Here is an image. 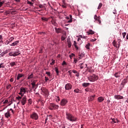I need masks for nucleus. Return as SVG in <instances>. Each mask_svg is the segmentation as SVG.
<instances>
[{
  "label": "nucleus",
  "instance_id": "f257e3e1",
  "mask_svg": "<svg viewBox=\"0 0 128 128\" xmlns=\"http://www.w3.org/2000/svg\"><path fill=\"white\" fill-rule=\"evenodd\" d=\"M66 118L68 121L71 122H75L77 120V118L76 116L68 112H66Z\"/></svg>",
  "mask_w": 128,
  "mask_h": 128
},
{
  "label": "nucleus",
  "instance_id": "f03ea898",
  "mask_svg": "<svg viewBox=\"0 0 128 128\" xmlns=\"http://www.w3.org/2000/svg\"><path fill=\"white\" fill-rule=\"evenodd\" d=\"M98 79V76L95 75V74H92V76H90L88 78V80L90 82H95Z\"/></svg>",
  "mask_w": 128,
  "mask_h": 128
},
{
  "label": "nucleus",
  "instance_id": "7ed1b4c3",
  "mask_svg": "<svg viewBox=\"0 0 128 128\" xmlns=\"http://www.w3.org/2000/svg\"><path fill=\"white\" fill-rule=\"evenodd\" d=\"M28 92V88H20V93H19V94H21V96H23V95L26 92Z\"/></svg>",
  "mask_w": 128,
  "mask_h": 128
},
{
  "label": "nucleus",
  "instance_id": "20e7f679",
  "mask_svg": "<svg viewBox=\"0 0 128 128\" xmlns=\"http://www.w3.org/2000/svg\"><path fill=\"white\" fill-rule=\"evenodd\" d=\"M58 106L54 104H51L48 108L50 110H56L58 109Z\"/></svg>",
  "mask_w": 128,
  "mask_h": 128
},
{
  "label": "nucleus",
  "instance_id": "39448f33",
  "mask_svg": "<svg viewBox=\"0 0 128 128\" xmlns=\"http://www.w3.org/2000/svg\"><path fill=\"white\" fill-rule=\"evenodd\" d=\"M30 118L32 119L37 120L38 118V116L36 112H32V114L30 115Z\"/></svg>",
  "mask_w": 128,
  "mask_h": 128
},
{
  "label": "nucleus",
  "instance_id": "423d86ee",
  "mask_svg": "<svg viewBox=\"0 0 128 128\" xmlns=\"http://www.w3.org/2000/svg\"><path fill=\"white\" fill-rule=\"evenodd\" d=\"M72 88V85L70 84H66L65 86V89L66 90H70Z\"/></svg>",
  "mask_w": 128,
  "mask_h": 128
},
{
  "label": "nucleus",
  "instance_id": "0eeeda50",
  "mask_svg": "<svg viewBox=\"0 0 128 128\" xmlns=\"http://www.w3.org/2000/svg\"><path fill=\"white\" fill-rule=\"evenodd\" d=\"M1 102H2L4 104H8V106H10L12 102L9 103L8 100L6 99L4 100L1 99Z\"/></svg>",
  "mask_w": 128,
  "mask_h": 128
},
{
  "label": "nucleus",
  "instance_id": "6e6552de",
  "mask_svg": "<svg viewBox=\"0 0 128 128\" xmlns=\"http://www.w3.org/2000/svg\"><path fill=\"white\" fill-rule=\"evenodd\" d=\"M68 103V100L66 99H62V101L60 102V105L62 106H64Z\"/></svg>",
  "mask_w": 128,
  "mask_h": 128
},
{
  "label": "nucleus",
  "instance_id": "1a4fd4ad",
  "mask_svg": "<svg viewBox=\"0 0 128 128\" xmlns=\"http://www.w3.org/2000/svg\"><path fill=\"white\" fill-rule=\"evenodd\" d=\"M42 94H44L45 96H48V92L46 89H44L42 90Z\"/></svg>",
  "mask_w": 128,
  "mask_h": 128
},
{
  "label": "nucleus",
  "instance_id": "9d476101",
  "mask_svg": "<svg viewBox=\"0 0 128 128\" xmlns=\"http://www.w3.org/2000/svg\"><path fill=\"white\" fill-rule=\"evenodd\" d=\"M127 82H128V79H124L122 80L121 84L122 88H123L124 87V86L126 84Z\"/></svg>",
  "mask_w": 128,
  "mask_h": 128
},
{
  "label": "nucleus",
  "instance_id": "9b49d317",
  "mask_svg": "<svg viewBox=\"0 0 128 128\" xmlns=\"http://www.w3.org/2000/svg\"><path fill=\"white\" fill-rule=\"evenodd\" d=\"M26 102V98L24 97L21 100V103L22 106H24Z\"/></svg>",
  "mask_w": 128,
  "mask_h": 128
},
{
  "label": "nucleus",
  "instance_id": "f8f14e48",
  "mask_svg": "<svg viewBox=\"0 0 128 128\" xmlns=\"http://www.w3.org/2000/svg\"><path fill=\"white\" fill-rule=\"evenodd\" d=\"M10 56H16V52L12 51L8 54Z\"/></svg>",
  "mask_w": 128,
  "mask_h": 128
},
{
  "label": "nucleus",
  "instance_id": "ddd939ff",
  "mask_svg": "<svg viewBox=\"0 0 128 128\" xmlns=\"http://www.w3.org/2000/svg\"><path fill=\"white\" fill-rule=\"evenodd\" d=\"M94 20H98V24H101V23H102V22H101V20H100V17H98L97 16H96V15H94Z\"/></svg>",
  "mask_w": 128,
  "mask_h": 128
},
{
  "label": "nucleus",
  "instance_id": "4468645a",
  "mask_svg": "<svg viewBox=\"0 0 128 128\" xmlns=\"http://www.w3.org/2000/svg\"><path fill=\"white\" fill-rule=\"evenodd\" d=\"M50 18H51L52 19V20H51V23L54 24V26H56V20L54 18V16H50Z\"/></svg>",
  "mask_w": 128,
  "mask_h": 128
},
{
  "label": "nucleus",
  "instance_id": "2eb2a0df",
  "mask_svg": "<svg viewBox=\"0 0 128 128\" xmlns=\"http://www.w3.org/2000/svg\"><path fill=\"white\" fill-rule=\"evenodd\" d=\"M4 116L5 118H10V111H8L6 113L4 114Z\"/></svg>",
  "mask_w": 128,
  "mask_h": 128
},
{
  "label": "nucleus",
  "instance_id": "dca6fc26",
  "mask_svg": "<svg viewBox=\"0 0 128 128\" xmlns=\"http://www.w3.org/2000/svg\"><path fill=\"white\" fill-rule=\"evenodd\" d=\"M114 98L117 100H120V99H124L123 96H121L120 95H116L114 96Z\"/></svg>",
  "mask_w": 128,
  "mask_h": 128
},
{
  "label": "nucleus",
  "instance_id": "f3484780",
  "mask_svg": "<svg viewBox=\"0 0 128 128\" xmlns=\"http://www.w3.org/2000/svg\"><path fill=\"white\" fill-rule=\"evenodd\" d=\"M96 95L90 96V98H88V100L89 102H92V101L94 100V98H96Z\"/></svg>",
  "mask_w": 128,
  "mask_h": 128
},
{
  "label": "nucleus",
  "instance_id": "a211bd4d",
  "mask_svg": "<svg viewBox=\"0 0 128 128\" xmlns=\"http://www.w3.org/2000/svg\"><path fill=\"white\" fill-rule=\"evenodd\" d=\"M56 30V32L57 34H60V32H62V29L60 28H54Z\"/></svg>",
  "mask_w": 128,
  "mask_h": 128
},
{
  "label": "nucleus",
  "instance_id": "6ab92c4d",
  "mask_svg": "<svg viewBox=\"0 0 128 128\" xmlns=\"http://www.w3.org/2000/svg\"><path fill=\"white\" fill-rule=\"evenodd\" d=\"M84 56V52H79V57L78 58L80 59H82L83 58V57Z\"/></svg>",
  "mask_w": 128,
  "mask_h": 128
},
{
  "label": "nucleus",
  "instance_id": "aec40b11",
  "mask_svg": "<svg viewBox=\"0 0 128 128\" xmlns=\"http://www.w3.org/2000/svg\"><path fill=\"white\" fill-rule=\"evenodd\" d=\"M98 102H102L104 100V98L103 97H99L98 98Z\"/></svg>",
  "mask_w": 128,
  "mask_h": 128
},
{
  "label": "nucleus",
  "instance_id": "412c9836",
  "mask_svg": "<svg viewBox=\"0 0 128 128\" xmlns=\"http://www.w3.org/2000/svg\"><path fill=\"white\" fill-rule=\"evenodd\" d=\"M87 34H95V32H94V31L90 29L89 31H88Z\"/></svg>",
  "mask_w": 128,
  "mask_h": 128
},
{
  "label": "nucleus",
  "instance_id": "4be33fe9",
  "mask_svg": "<svg viewBox=\"0 0 128 128\" xmlns=\"http://www.w3.org/2000/svg\"><path fill=\"white\" fill-rule=\"evenodd\" d=\"M72 72L76 74V76L77 77L80 76V74L76 70H72Z\"/></svg>",
  "mask_w": 128,
  "mask_h": 128
},
{
  "label": "nucleus",
  "instance_id": "5701e85b",
  "mask_svg": "<svg viewBox=\"0 0 128 128\" xmlns=\"http://www.w3.org/2000/svg\"><path fill=\"white\" fill-rule=\"evenodd\" d=\"M74 92L76 93V94H78V93H82V92L81 91V90L77 88V89L74 90Z\"/></svg>",
  "mask_w": 128,
  "mask_h": 128
},
{
  "label": "nucleus",
  "instance_id": "b1692460",
  "mask_svg": "<svg viewBox=\"0 0 128 128\" xmlns=\"http://www.w3.org/2000/svg\"><path fill=\"white\" fill-rule=\"evenodd\" d=\"M24 74H18L17 76V80H20V78L24 76Z\"/></svg>",
  "mask_w": 128,
  "mask_h": 128
},
{
  "label": "nucleus",
  "instance_id": "393cba45",
  "mask_svg": "<svg viewBox=\"0 0 128 128\" xmlns=\"http://www.w3.org/2000/svg\"><path fill=\"white\" fill-rule=\"evenodd\" d=\"M2 35H0V46H2Z\"/></svg>",
  "mask_w": 128,
  "mask_h": 128
},
{
  "label": "nucleus",
  "instance_id": "a878e982",
  "mask_svg": "<svg viewBox=\"0 0 128 128\" xmlns=\"http://www.w3.org/2000/svg\"><path fill=\"white\" fill-rule=\"evenodd\" d=\"M74 48H76V50H78V47L76 46V41H74Z\"/></svg>",
  "mask_w": 128,
  "mask_h": 128
},
{
  "label": "nucleus",
  "instance_id": "bb28decb",
  "mask_svg": "<svg viewBox=\"0 0 128 128\" xmlns=\"http://www.w3.org/2000/svg\"><path fill=\"white\" fill-rule=\"evenodd\" d=\"M82 86L88 87V86L89 85H90V83H83L82 84Z\"/></svg>",
  "mask_w": 128,
  "mask_h": 128
},
{
  "label": "nucleus",
  "instance_id": "cd10ccee",
  "mask_svg": "<svg viewBox=\"0 0 128 128\" xmlns=\"http://www.w3.org/2000/svg\"><path fill=\"white\" fill-rule=\"evenodd\" d=\"M34 78V74L31 73L30 75H28V79L30 80V78Z\"/></svg>",
  "mask_w": 128,
  "mask_h": 128
},
{
  "label": "nucleus",
  "instance_id": "c85d7f7f",
  "mask_svg": "<svg viewBox=\"0 0 128 128\" xmlns=\"http://www.w3.org/2000/svg\"><path fill=\"white\" fill-rule=\"evenodd\" d=\"M111 120H112V122H114V123H118V120H117V118H111Z\"/></svg>",
  "mask_w": 128,
  "mask_h": 128
},
{
  "label": "nucleus",
  "instance_id": "c756f323",
  "mask_svg": "<svg viewBox=\"0 0 128 128\" xmlns=\"http://www.w3.org/2000/svg\"><path fill=\"white\" fill-rule=\"evenodd\" d=\"M114 76L116 77V78H118L120 76V72H117L116 73L114 74Z\"/></svg>",
  "mask_w": 128,
  "mask_h": 128
},
{
  "label": "nucleus",
  "instance_id": "7c9ffc66",
  "mask_svg": "<svg viewBox=\"0 0 128 128\" xmlns=\"http://www.w3.org/2000/svg\"><path fill=\"white\" fill-rule=\"evenodd\" d=\"M72 15L71 14H70V20H68V22H72Z\"/></svg>",
  "mask_w": 128,
  "mask_h": 128
},
{
  "label": "nucleus",
  "instance_id": "2f4dec72",
  "mask_svg": "<svg viewBox=\"0 0 128 128\" xmlns=\"http://www.w3.org/2000/svg\"><path fill=\"white\" fill-rule=\"evenodd\" d=\"M36 80H34L32 82V83H31V84L32 85V86H36Z\"/></svg>",
  "mask_w": 128,
  "mask_h": 128
},
{
  "label": "nucleus",
  "instance_id": "473e14b6",
  "mask_svg": "<svg viewBox=\"0 0 128 128\" xmlns=\"http://www.w3.org/2000/svg\"><path fill=\"white\" fill-rule=\"evenodd\" d=\"M102 6H103L102 4V2H100V4H98V9L100 10Z\"/></svg>",
  "mask_w": 128,
  "mask_h": 128
},
{
  "label": "nucleus",
  "instance_id": "72a5a7b5",
  "mask_svg": "<svg viewBox=\"0 0 128 128\" xmlns=\"http://www.w3.org/2000/svg\"><path fill=\"white\" fill-rule=\"evenodd\" d=\"M90 43H88V44H86V48L87 50H90Z\"/></svg>",
  "mask_w": 128,
  "mask_h": 128
},
{
  "label": "nucleus",
  "instance_id": "f704fd0d",
  "mask_svg": "<svg viewBox=\"0 0 128 128\" xmlns=\"http://www.w3.org/2000/svg\"><path fill=\"white\" fill-rule=\"evenodd\" d=\"M68 48H71V43L70 40H68Z\"/></svg>",
  "mask_w": 128,
  "mask_h": 128
},
{
  "label": "nucleus",
  "instance_id": "c9c22d12",
  "mask_svg": "<svg viewBox=\"0 0 128 128\" xmlns=\"http://www.w3.org/2000/svg\"><path fill=\"white\" fill-rule=\"evenodd\" d=\"M10 66H16V62H11L10 63Z\"/></svg>",
  "mask_w": 128,
  "mask_h": 128
},
{
  "label": "nucleus",
  "instance_id": "e433bc0d",
  "mask_svg": "<svg viewBox=\"0 0 128 128\" xmlns=\"http://www.w3.org/2000/svg\"><path fill=\"white\" fill-rule=\"evenodd\" d=\"M42 20H45V22H48V19L47 18H46V17H42Z\"/></svg>",
  "mask_w": 128,
  "mask_h": 128
},
{
  "label": "nucleus",
  "instance_id": "4c0bfd02",
  "mask_svg": "<svg viewBox=\"0 0 128 128\" xmlns=\"http://www.w3.org/2000/svg\"><path fill=\"white\" fill-rule=\"evenodd\" d=\"M112 44L114 46H116V40H114L112 42Z\"/></svg>",
  "mask_w": 128,
  "mask_h": 128
},
{
  "label": "nucleus",
  "instance_id": "58836bf2",
  "mask_svg": "<svg viewBox=\"0 0 128 128\" xmlns=\"http://www.w3.org/2000/svg\"><path fill=\"white\" fill-rule=\"evenodd\" d=\"M11 87H12V85H10V84H8L6 86V89L10 90V88Z\"/></svg>",
  "mask_w": 128,
  "mask_h": 128
},
{
  "label": "nucleus",
  "instance_id": "ea45409f",
  "mask_svg": "<svg viewBox=\"0 0 128 128\" xmlns=\"http://www.w3.org/2000/svg\"><path fill=\"white\" fill-rule=\"evenodd\" d=\"M52 62H51V63L50 64H51V65H54V64H55V62H56L55 60H54V59H52Z\"/></svg>",
  "mask_w": 128,
  "mask_h": 128
},
{
  "label": "nucleus",
  "instance_id": "a19ab883",
  "mask_svg": "<svg viewBox=\"0 0 128 128\" xmlns=\"http://www.w3.org/2000/svg\"><path fill=\"white\" fill-rule=\"evenodd\" d=\"M4 4V1L0 2V8H2V6Z\"/></svg>",
  "mask_w": 128,
  "mask_h": 128
},
{
  "label": "nucleus",
  "instance_id": "79ce46f5",
  "mask_svg": "<svg viewBox=\"0 0 128 128\" xmlns=\"http://www.w3.org/2000/svg\"><path fill=\"white\" fill-rule=\"evenodd\" d=\"M46 74L48 75V76L50 77L52 76V75L50 74V72H46Z\"/></svg>",
  "mask_w": 128,
  "mask_h": 128
},
{
  "label": "nucleus",
  "instance_id": "37998d69",
  "mask_svg": "<svg viewBox=\"0 0 128 128\" xmlns=\"http://www.w3.org/2000/svg\"><path fill=\"white\" fill-rule=\"evenodd\" d=\"M55 70L56 74H58V73H59L58 69L57 68H55Z\"/></svg>",
  "mask_w": 128,
  "mask_h": 128
},
{
  "label": "nucleus",
  "instance_id": "c03bdc74",
  "mask_svg": "<svg viewBox=\"0 0 128 128\" xmlns=\"http://www.w3.org/2000/svg\"><path fill=\"white\" fill-rule=\"evenodd\" d=\"M83 64H84L83 63L80 64V69H83V68H84V66H82Z\"/></svg>",
  "mask_w": 128,
  "mask_h": 128
},
{
  "label": "nucleus",
  "instance_id": "a18cd8bd",
  "mask_svg": "<svg viewBox=\"0 0 128 128\" xmlns=\"http://www.w3.org/2000/svg\"><path fill=\"white\" fill-rule=\"evenodd\" d=\"M10 46H16V42H14L12 43Z\"/></svg>",
  "mask_w": 128,
  "mask_h": 128
},
{
  "label": "nucleus",
  "instance_id": "49530a36",
  "mask_svg": "<svg viewBox=\"0 0 128 128\" xmlns=\"http://www.w3.org/2000/svg\"><path fill=\"white\" fill-rule=\"evenodd\" d=\"M85 91H86V92H91L90 91V88H86V89H85Z\"/></svg>",
  "mask_w": 128,
  "mask_h": 128
},
{
  "label": "nucleus",
  "instance_id": "de8ad7c7",
  "mask_svg": "<svg viewBox=\"0 0 128 128\" xmlns=\"http://www.w3.org/2000/svg\"><path fill=\"white\" fill-rule=\"evenodd\" d=\"M126 32H122V36H123V38H125V36H126Z\"/></svg>",
  "mask_w": 128,
  "mask_h": 128
},
{
  "label": "nucleus",
  "instance_id": "09e8293b",
  "mask_svg": "<svg viewBox=\"0 0 128 128\" xmlns=\"http://www.w3.org/2000/svg\"><path fill=\"white\" fill-rule=\"evenodd\" d=\"M2 64H4L2 63L0 64V68H4V66H3Z\"/></svg>",
  "mask_w": 128,
  "mask_h": 128
},
{
  "label": "nucleus",
  "instance_id": "8fccbe9b",
  "mask_svg": "<svg viewBox=\"0 0 128 128\" xmlns=\"http://www.w3.org/2000/svg\"><path fill=\"white\" fill-rule=\"evenodd\" d=\"M68 72L69 73L70 76H72V70H69V71H68Z\"/></svg>",
  "mask_w": 128,
  "mask_h": 128
},
{
  "label": "nucleus",
  "instance_id": "3c124183",
  "mask_svg": "<svg viewBox=\"0 0 128 128\" xmlns=\"http://www.w3.org/2000/svg\"><path fill=\"white\" fill-rule=\"evenodd\" d=\"M74 56H75V54H73V53L71 54L70 55V56L71 59H72V57H73Z\"/></svg>",
  "mask_w": 128,
  "mask_h": 128
},
{
  "label": "nucleus",
  "instance_id": "603ef678",
  "mask_svg": "<svg viewBox=\"0 0 128 128\" xmlns=\"http://www.w3.org/2000/svg\"><path fill=\"white\" fill-rule=\"evenodd\" d=\"M28 104H32V99H29V100H28Z\"/></svg>",
  "mask_w": 128,
  "mask_h": 128
},
{
  "label": "nucleus",
  "instance_id": "864d4df0",
  "mask_svg": "<svg viewBox=\"0 0 128 128\" xmlns=\"http://www.w3.org/2000/svg\"><path fill=\"white\" fill-rule=\"evenodd\" d=\"M67 64L66 63V61H63L62 62V66H64V65H66Z\"/></svg>",
  "mask_w": 128,
  "mask_h": 128
},
{
  "label": "nucleus",
  "instance_id": "5fc2aeb1",
  "mask_svg": "<svg viewBox=\"0 0 128 128\" xmlns=\"http://www.w3.org/2000/svg\"><path fill=\"white\" fill-rule=\"evenodd\" d=\"M16 100H22V97H20V96H18L16 98Z\"/></svg>",
  "mask_w": 128,
  "mask_h": 128
},
{
  "label": "nucleus",
  "instance_id": "6e6d98bb",
  "mask_svg": "<svg viewBox=\"0 0 128 128\" xmlns=\"http://www.w3.org/2000/svg\"><path fill=\"white\" fill-rule=\"evenodd\" d=\"M39 8H44V6L42 4H39Z\"/></svg>",
  "mask_w": 128,
  "mask_h": 128
},
{
  "label": "nucleus",
  "instance_id": "4d7b16f0",
  "mask_svg": "<svg viewBox=\"0 0 128 128\" xmlns=\"http://www.w3.org/2000/svg\"><path fill=\"white\" fill-rule=\"evenodd\" d=\"M45 80L46 82H47L48 80H49V78L46 76H45Z\"/></svg>",
  "mask_w": 128,
  "mask_h": 128
},
{
  "label": "nucleus",
  "instance_id": "13d9d810",
  "mask_svg": "<svg viewBox=\"0 0 128 128\" xmlns=\"http://www.w3.org/2000/svg\"><path fill=\"white\" fill-rule=\"evenodd\" d=\"M66 40V37L62 36V40Z\"/></svg>",
  "mask_w": 128,
  "mask_h": 128
},
{
  "label": "nucleus",
  "instance_id": "bf43d9fd",
  "mask_svg": "<svg viewBox=\"0 0 128 128\" xmlns=\"http://www.w3.org/2000/svg\"><path fill=\"white\" fill-rule=\"evenodd\" d=\"M85 66H86V68H87V70H89V68L88 67V64H86Z\"/></svg>",
  "mask_w": 128,
  "mask_h": 128
},
{
  "label": "nucleus",
  "instance_id": "052dcab7",
  "mask_svg": "<svg viewBox=\"0 0 128 128\" xmlns=\"http://www.w3.org/2000/svg\"><path fill=\"white\" fill-rule=\"evenodd\" d=\"M28 4H30V5H32V4H33L32 2H28Z\"/></svg>",
  "mask_w": 128,
  "mask_h": 128
},
{
  "label": "nucleus",
  "instance_id": "680f3d73",
  "mask_svg": "<svg viewBox=\"0 0 128 128\" xmlns=\"http://www.w3.org/2000/svg\"><path fill=\"white\" fill-rule=\"evenodd\" d=\"M38 34H44V32H38Z\"/></svg>",
  "mask_w": 128,
  "mask_h": 128
},
{
  "label": "nucleus",
  "instance_id": "e2e57ef3",
  "mask_svg": "<svg viewBox=\"0 0 128 128\" xmlns=\"http://www.w3.org/2000/svg\"><path fill=\"white\" fill-rule=\"evenodd\" d=\"M10 110H11V112H12V114H14V110H12V108H10Z\"/></svg>",
  "mask_w": 128,
  "mask_h": 128
},
{
  "label": "nucleus",
  "instance_id": "0e129e2a",
  "mask_svg": "<svg viewBox=\"0 0 128 128\" xmlns=\"http://www.w3.org/2000/svg\"><path fill=\"white\" fill-rule=\"evenodd\" d=\"M76 62H78L77 60L76 59V58H74V63H76Z\"/></svg>",
  "mask_w": 128,
  "mask_h": 128
},
{
  "label": "nucleus",
  "instance_id": "69168bd1",
  "mask_svg": "<svg viewBox=\"0 0 128 128\" xmlns=\"http://www.w3.org/2000/svg\"><path fill=\"white\" fill-rule=\"evenodd\" d=\"M10 80V82H14V78H11Z\"/></svg>",
  "mask_w": 128,
  "mask_h": 128
},
{
  "label": "nucleus",
  "instance_id": "338daca9",
  "mask_svg": "<svg viewBox=\"0 0 128 128\" xmlns=\"http://www.w3.org/2000/svg\"><path fill=\"white\" fill-rule=\"evenodd\" d=\"M42 50H43V49L42 48H40V53H42Z\"/></svg>",
  "mask_w": 128,
  "mask_h": 128
},
{
  "label": "nucleus",
  "instance_id": "774afa93",
  "mask_svg": "<svg viewBox=\"0 0 128 128\" xmlns=\"http://www.w3.org/2000/svg\"><path fill=\"white\" fill-rule=\"evenodd\" d=\"M126 39L128 40V34H127L126 36Z\"/></svg>",
  "mask_w": 128,
  "mask_h": 128
}]
</instances>
